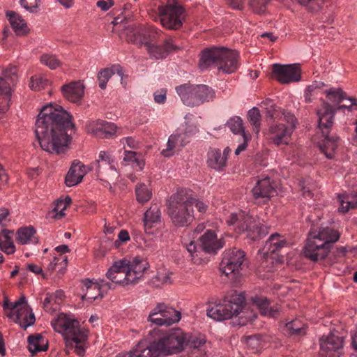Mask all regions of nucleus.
I'll list each match as a JSON object with an SVG mask.
<instances>
[{"mask_svg": "<svg viewBox=\"0 0 357 357\" xmlns=\"http://www.w3.org/2000/svg\"><path fill=\"white\" fill-rule=\"evenodd\" d=\"M74 124L71 116L61 106H44L36 121V136L40 147L50 153L66 151L70 142Z\"/></svg>", "mask_w": 357, "mask_h": 357, "instance_id": "1", "label": "nucleus"}, {"mask_svg": "<svg viewBox=\"0 0 357 357\" xmlns=\"http://www.w3.org/2000/svg\"><path fill=\"white\" fill-rule=\"evenodd\" d=\"M312 222L304 248L305 256L317 261L325 259L331 252L333 244L338 241L341 233L332 227H316L313 215L307 217Z\"/></svg>", "mask_w": 357, "mask_h": 357, "instance_id": "2", "label": "nucleus"}, {"mask_svg": "<svg viewBox=\"0 0 357 357\" xmlns=\"http://www.w3.org/2000/svg\"><path fill=\"white\" fill-rule=\"evenodd\" d=\"M148 263L141 257H125L115 261L106 273L112 282L126 286L138 283L142 278Z\"/></svg>", "mask_w": 357, "mask_h": 357, "instance_id": "3", "label": "nucleus"}, {"mask_svg": "<svg viewBox=\"0 0 357 357\" xmlns=\"http://www.w3.org/2000/svg\"><path fill=\"white\" fill-rule=\"evenodd\" d=\"M51 324L54 331L64 335L67 354L74 350L78 356H84L87 343V331L80 328L77 320L65 314H60L56 319L51 321Z\"/></svg>", "mask_w": 357, "mask_h": 357, "instance_id": "4", "label": "nucleus"}, {"mask_svg": "<svg viewBox=\"0 0 357 357\" xmlns=\"http://www.w3.org/2000/svg\"><path fill=\"white\" fill-rule=\"evenodd\" d=\"M150 333L153 340L141 341L130 351L119 353L115 357H158L162 351L177 349L180 345L177 340L179 332L161 337H158L153 331Z\"/></svg>", "mask_w": 357, "mask_h": 357, "instance_id": "5", "label": "nucleus"}, {"mask_svg": "<svg viewBox=\"0 0 357 357\" xmlns=\"http://www.w3.org/2000/svg\"><path fill=\"white\" fill-rule=\"evenodd\" d=\"M148 10L153 20L159 21L167 29L178 30L185 20L184 8L174 0H168L166 3L160 0H152Z\"/></svg>", "mask_w": 357, "mask_h": 357, "instance_id": "6", "label": "nucleus"}, {"mask_svg": "<svg viewBox=\"0 0 357 357\" xmlns=\"http://www.w3.org/2000/svg\"><path fill=\"white\" fill-rule=\"evenodd\" d=\"M344 105L336 109L328 103L324 102L317 112L319 116L318 128L321 130L323 139L319 142V149L328 159H333L339 146L340 138L335 135H330V129L333 124V117L337 110L349 108Z\"/></svg>", "mask_w": 357, "mask_h": 357, "instance_id": "7", "label": "nucleus"}, {"mask_svg": "<svg viewBox=\"0 0 357 357\" xmlns=\"http://www.w3.org/2000/svg\"><path fill=\"white\" fill-rule=\"evenodd\" d=\"M238 54L237 52L225 47H213L202 52L199 68L204 70L215 66L226 73H232L238 68Z\"/></svg>", "mask_w": 357, "mask_h": 357, "instance_id": "8", "label": "nucleus"}, {"mask_svg": "<svg viewBox=\"0 0 357 357\" xmlns=\"http://www.w3.org/2000/svg\"><path fill=\"white\" fill-rule=\"evenodd\" d=\"M168 214L176 227H185L193 221V200L186 190H178L171 196Z\"/></svg>", "mask_w": 357, "mask_h": 357, "instance_id": "9", "label": "nucleus"}, {"mask_svg": "<svg viewBox=\"0 0 357 357\" xmlns=\"http://www.w3.org/2000/svg\"><path fill=\"white\" fill-rule=\"evenodd\" d=\"M245 298L243 293L234 291L222 301L214 304L207 310V315L217 321L229 319L239 316L242 318L245 307Z\"/></svg>", "mask_w": 357, "mask_h": 357, "instance_id": "10", "label": "nucleus"}, {"mask_svg": "<svg viewBox=\"0 0 357 357\" xmlns=\"http://www.w3.org/2000/svg\"><path fill=\"white\" fill-rule=\"evenodd\" d=\"M229 226L238 234H246L247 238L251 241H257L265 236L266 228H264L257 216L241 211L238 213H231L227 219Z\"/></svg>", "mask_w": 357, "mask_h": 357, "instance_id": "11", "label": "nucleus"}, {"mask_svg": "<svg viewBox=\"0 0 357 357\" xmlns=\"http://www.w3.org/2000/svg\"><path fill=\"white\" fill-rule=\"evenodd\" d=\"M184 245L192 259L195 260L196 262L202 258L203 252L216 253L224 246L225 241L222 238H218L215 231L206 230L197 238L196 242L195 240H192L189 243L185 242Z\"/></svg>", "mask_w": 357, "mask_h": 357, "instance_id": "12", "label": "nucleus"}, {"mask_svg": "<svg viewBox=\"0 0 357 357\" xmlns=\"http://www.w3.org/2000/svg\"><path fill=\"white\" fill-rule=\"evenodd\" d=\"M176 91L183 104L189 107L199 106L215 97L214 90L205 84L186 83L176 86Z\"/></svg>", "mask_w": 357, "mask_h": 357, "instance_id": "13", "label": "nucleus"}, {"mask_svg": "<svg viewBox=\"0 0 357 357\" xmlns=\"http://www.w3.org/2000/svg\"><path fill=\"white\" fill-rule=\"evenodd\" d=\"M245 261V253L236 248L225 250L220 264V271L234 282H238Z\"/></svg>", "mask_w": 357, "mask_h": 357, "instance_id": "14", "label": "nucleus"}, {"mask_svg": "<svg viewBox=\"0 0 357 357\" xmlns=\"http://www.w3.org/2000/svg\"><path fill=\"white\" fill-rule=\"evenodd\" d=\"M179 332L181 334L178 335L177 339L179 346L177 349H169V351H162V354H171L173 353H177L183 349H188L192 352L194 351H202L203 347L206 343L205 336L202 334H190L186 335L180 328H174L169 331L162 332V331L154 328L153 333L161 337L165 335H172L174 333Z\"/></svg>", "mask_w": 357, "mask_h": 357, "instance_id": "15", "label": "nucleus"}, {"mask_svg": "<svg viewBox=\"0 0 357 357\" xmlns=\"http://www.w3.org/2000/svg\"><path fill=\"white\" fill-rule=\"evenodd\" d=\"M162 31L152 26L144 28H139L129 26L125 30V35L128 43L136 44H144L145 47L147 45H153L160 38Z\"/></svg>", "mask_w": 357, "mask_h": 357, "instance_id": "16", "label": "nucleus"}, {"mask_svg": "<svg viewBox=\"0 0 357 357\" xmlns=\"http://www.w3.org/2000/svg\"><path fill=\"white\" fill-rule=\"evenodd\" d=\"M2 306L3 310L16 309L15 323L20 324L21 328L26 329L35 323V315L31 308L28 305L25 296H21L15 303L10 302L6 298Z\"/></svg>", "mask_w": 357, "mask_h": 357, "instance_id": "17", "label": "nucleus"}, {"mask_svg": "<svg viewBox=\"0 0 357 357\" xmlns=\"http://www.w3.org/2000/svg\"><path fill=\"white\" fill-rule=\"evenodd\" d=\"M17 81V68L12 66L5 69L0 77V113L6 112L9 107L11 87Z\"/></svg>", "mask_w": 357, "mask_h": 357, "instance_id": "18", "label": "nucleus"}, {"mask_svg": "<svg viewBox=\"0 0 357 357\" xmlns=\"http://www.w3.org/2000/svg\"><path fill=\"white\" fill-rule=\"evenodd\" d=\"M181 319L180 312L163 303H158L150 312L148 321L156 326H170Z\"/></svg>", "mask_w": 357, "mask_h": 357, "instance_id": "19", "label": "nucleus"}, {"mask_svg": "<svg viewBox=\"0 0 357 357\" xmlns=\"http://www.w3.org/2000/svg\"><path fill=\"white\" fill-rule=\"evenodd\" d=\"M197 132V128L189 126L185 130L178 129L175 134L169 136L167 143V149L162 150V154L165 157H171L176 151L190 142L191 135Z\"/></svg>", "mask_w": 357, "mask_h": 357, "instance_id": "20", "label": "nucleus"}, {"mask_svg": "<svg viewBox=\"0 0 357 357\" xmlns=\"http://www.w3.org/2000/svg\"><path fill=\"white\" fill-rule=\"evenodd\" d=\"M273 76L281 84L298 82L301 79V68L298 63L272 66Z\"/></svg>", "mask_w": 357, "mask_h": 357, "instance_id": "21", "label": "nucleus"}, {"mask_svg": "<svg viewBox=\"0 0 357 357\" xmlns=\"http://www.w3.org/2000/svg\"><path fill=\"white\" fill-rule=\"evenodd\" d=\"M273 121V123L270 125L268 130L266 132L268 139L277 146L287 144L293 129L295 127L296 119L294 118V125L291 123H288L290 125L289 127L282 123L283 121H278V122H275V120Z\"/></svg>", "mask_w": 357, "mask_h": 357, "instance_id": "22", "label": "nucleus"}, {"mask_svg": "<svg viewBox=\"0 0 357 357\" xmlns=\"http://www.w3.org/2000/svg\"><path fill=\"white\" fill-rule=\"evenodd\" d=\"M343 337L337 332L331 333L320 340L321 355L324 357H340L342 354Z\"/></svg>", "mask_w": 357, "mask_h": 357, "instance_id": "23", "label": "nucleus"}, {"mask_svg": "<svg viewBox=\"0 0 357 357\" xmlns=\"http://www.w3.org/2000/svg\"><path fill=\"white\" fill-rule=\"evenodd\" d=\"M252 192L256 200L261 199L263 204H266L277 195L276 185L268 176L261 177L256 183Z\"/></svg>", "mask_w": 357, "mask_h": 357, "instance_id": "24", "label": "nucleus"}, {"mask_svg": "<svg viewBox=\"0 0 357 357\" xmlns=\"http://www.w3.org/2000/svg\"><path fill=\"white\" fill-rule=\"evenodd\" d=\"M91 168L96 172L97 176L100 177L102 181L103 180L101 177L104 172L107 170H110L112 176L118 175L114 160L109 153L105 151L100 152L98 159L91 164Z\"/></svg>", "mask_w": 357, "mask_h": 357, "instance_id": "25", "label": "nucleus"}, {"mask_svg": "<svg viewBox=\"0 0 357 357\" xmlns=\"http://www.w3.org/2000/svg\"><path fill=\"white\" fill-rule=\"evenodd\" d=\"M261 107L266 110V116L272 120L286 121L294 125V116L291 112L282 110L275 106L271 99H266L261 103Z\"/></svg>", "mask_w": 357, "mask_h": 357, "instance_id": "26", "label": "nucleus"}, {"mask_svg": "<svg viewBox=\"0 0 357 357\" xmlns=\"http://www.w3.org/2000/svg\"><path fill=\"white\" fill-rule=\"evenodd\" d=\"M105 287L112 289V284L105 280H102L100 284L93 282L89 280L83 281L82 287V290L84 292L82 296V300L92 303L99 297L102 298V296L100 292V289Z\"/></svg>", "mask_w": 357, "mask_h": 357, "instance_id": "27", "label": "nucleus"}, {"mask_svg": "<svg viewBox=\"0 0 357 357\" xmlns=\"http://www.w3.org/2000/svg\"><path fill=\"white\" fill-rule=\"evenodd\" d=\"M179 49V46L175 43L173 38L166 39L163 45H147L146 50L150 56L156 59L165 58L171 52L176 51Z\"/></svg>", "mask_w": 357, "mask_h": 357, "instance_id": "28", "label": "nucleus"}, {"mask_svg": "<svg viewBox=\"0 0 357 357\" xmlns=\"http://www.w3.org/2000/svg\"><path fill=\"white\" fill-rule=\"evenodd\" d=\"M86 174L85 166L79 161L75 160L65 178L68 186H74L79 183Z\"/></svg>", "mask_w": 357, "mask_h": 357, "instance_id": "29", "label": "nucleus"}, {"mask_svg": "<svg viewBox=\"0 0 357 357\" xmlns=\"http://www.w3.org/2000/svg\"><path fill=\"white\" fill-rule=\"evenodd\" d=\"M269 0H248V6L255 13H264L266 9V4ZM228 6L236 10H243L244 8L243 0H227Z\"/></svg>", "mask_w": 357, "mask_h": 357, "instance_id": "30", "label": "nucleus"}, {"mask_svg": "<svg viewBox=\"0 0 357 357\" xmlns=\"http://www.w3.org/2000/svg\"><path fill=\"white\" fill-rule=\"evenodd\" d=\"M253 304L259 309L260 313L264 316L275 317L279 309L272 305L270 301L263 296H255L251 298Z\"/></svg>", "mask_w": 357, "mask_h": 357, "instance_id": "31", "label": "nucleus"}, {"mask_svg": "<svg viewBox=\"0 0 357 357\" xmlns=\"http://www.w3.org/2000/svg\"><path fill=\"white\" fill-rule=\"evenodd\" d=\"M62 92L66 99L72 102H78L84 95V86L79 82L63 86Z\"/></svg>", "mask_w": 357, "mask_h": 357, "instance_id": "32", "label": "nucleus"}, {"mask_svg": "<svg viewBox=\"0 0 357 357\" xmlns=\"http://www.w3.org/2000/svg\"><path fill=\"white\" fill-rule=\"evenodd\" d=\"M161 213L158 204H153L145 213L143 218L146 232H151V228L160 222Z\"/></svg>", "mask_w": 357, "mask_h": 357, "instance_id": "33", "label": "nucleus"}, {"mask_svg": "<svg viewBox=\"0 0 357 357\" xmlns=\"http://www.w3.org/2000/svg\"><path fill=\"white\" fill-rule=\"evenodd\" d=\"M92 132L98 137L109 138L116 132V126L110 122L98 120L93 124Z\"/></svg>", "mask_w": 357, "mask_h": 357, "instance_id": "34", "label": "nucleus"}, {"mask_svg": "<svg viewBox=\"0 0 357 357\" xmlns=\"http://www.w3.org/2000/svg\"><path fill=\"white\" fill-rule=\"evenodd\" d=\"M208 167L218 171H222L226 167V156H222L220 149H212L208 153Z\"/></svg>", "mask_w": 357, "mask_h": 357, "instance_id": "35", "label": "nucleus"}, {"mask_svg": "<svg viewBox=\"0 0 357 357\" xmlns=\"http://www.w3.org/2000/svg\"><path fill=\"white\" fill-rule=\"evenodd\" d=\"M339 202L338 211L340 213H345L357 208V195L344 193L337 195Z\"/></svg>", "mask_w": 357, "mask_h": 357, "instance_id": "36", "label": "nucleus"}, {"mask_svg": "<svg viewBox=\"0 0 357 357\" xmlns=\"http://www.w3.org/2000/svg\"><path fill=\"white\" fill-rule=\"evenodd\" d=\"M287 244L284 238L275 233L272 234L266 242L264 250L267 253L274 254Z\"/></svg>", "mask_w": 357, "mask_h": 357, "instance_id": "37", "label": "nucleus"}, {"mask_svg": "<svg viewBox=\"0 0 357 357\" xmlns=\"http://www.w3.org/2000/svg\"><path fill=\"white\" fill-rule=\"evenodd\" d=\"M115 73H117L120 77H121L122 70L120 66L114 65L111 68H105L100 71L98 75V85L100 88L105 89L109 79Z\"/></svg>", "mask_w": 357, "mask_h": 357, "instance_id": "38", "label": "nucleus"}, {"mask_svg": "<svg viewBox=\"0 0 357 357\" xmlns=\"http://www.w3.org/2000/svg\"><path fill=\"white\" fill-rule=\"evenodd\" d=\"M6 16L12 27L18 34H24L26 33V24L21 16L13 11L7 12Z\"/></svg>", "mask_w": 357, "mask_h": 357, "instance_id": "39", "label": "nucleus"}, {"mask_svg": "<svg viewBox=\"0 0 357 357\" xmlns=\"http://www.w3.org/2000/svg\"><path fill=\"white\" fill-rule=\"evenodd\" d=\"M284 331L290 335L302 336L306 333L305 324L296 319L286 324Z\"/></svg>", "mask_w": 357, "mask_h": 357, "instance_id": "40", "label": "nucleus"}, {"mask_svg": "<svg viewBox=\"0 0 357 357\" xmlns=\"http://www.w3.org/2000/svg\"><path fill=\"white\" fill-rule=\"evenodd\" d=\"M13 231L6 229H3L0 236V248L1 251L10 255L15 252V247L12 241L10 234Z\"/></svg>", "mask_w": 357, "mask_h": 357, "instance_id": "41", "label": "nucleus"}, {"mask_svg": "<svg viewBox=\"0 0 357 357\" xmlns=\"http://www.w3.org/2000/svg\"><path fill=\"white\" fill-rule=\"evenodd\" d=\"M123 165H131L132 167H138L142 169L144 162L140 158V155L135 151H124V157L122 162Z\"/></svg>", "mask_w": 357, "mask_h": 357, "instance_id": "42", "label": "nucleus"}, {"mask_svg": "<svg viewBox=\"0 0 357 357\" xmlns=\"http://www.w3.org/2000/svg\"><path fill=\"white\" fill-rule=\"evenodd\" d=\"M36 231L33 227H22L17 230L16 240L21 244L33 242Z\"/></svg>", "mask_w": 357, "mask_h": 357, "instance_id": "43", "label": "nucleus"}, {"mask_svg": "<svg viewBox=\"0 0 357 357\" xmlns=\"http://www.w3.org/2000/svg\"><path fill=\"white\" fill-rule=\"evenodd\" d=\"M44 340L40 335H31L28 337V349L32 354L45 351L47 346H43Z\"/></svg>", "mask_w": 357, "mask_h": 357, "instance_id": "44", "label": "nucleus"}, {"mask_svg": "<svg viewBox=\"0 0 357 357\" xmlns=\"http://www.w3.org/2000/svg\"><path fill=\"white\" fill-rule=\"evenodd\" d=\"M137 201L141 204L148 202L152 197V192L144 183H138L135 188Z\"/></svg>", "mask_w": 357, "mask_h": 357, "instance_id": "45", "label": "nucleus"}, {"mask_svg": "<svg viewBox=\"0 0 357 357\" xmlns=\"http://www.w3.org/2000/svg\"><path fill=\"white\" fill-rule=\"evenodd\" d=\"M248 117L250 124L253 126V131L258 134L261 128V114L257 107L250 109L248 113Z\"/></svg>", "mask_w": 357, "mask_h": 357, "instance_id": "46", "label": "nucleus"}, {"mask_svg": "<svg viewBox=\"0 0 357 357\" xmlns=\"http://www.w3.org/2000/svg\"><path fill=\"white\" fill-rule=\"evenodd\" d=\"M50 84L48 79L42 75H36L31 77L29 86L32 90L40 91Z\"/></svg>", "mask_w": 357, "mask_h": 357, "instance_id": "47", "label": "nucleus"}, {"mask_svg": "<svg viewBox=\"0 0 357 357\" xmlns=\"http://www.w3.org/2000/svg\"><path fill=\"white\" fill-rule=\"evenodd\" d=\"M325 93L328 99L335 103H340L347 99V94L340 88H331Z\"/></svg>", "mask_w": 357, "mask_h": 357, "instance_id": "48", "label": "nucleus"}, {"mask_svg": "<svg viewBox=\"0 0 357 357\" xmlns=\"http://www.w3.org/2000/svg\"><path fill=\"white\" fill-rule=\"evenodd\" d=\"M226 126L234 134H240L242 137L244 134H246L243 127L242 119L239 116H234L229 119Z\"/></svg>", "mask_w": 357, "mask_h": 357, "instance_id": "49", "label": "nucleus"}, {"mask_svg": "<svg viewBox=\"0 0 357 357\" xmlns=\"http://www.w3.org/2000/svg\"><path fill=\"white\" fill-rule=\"evenodd\" d=\"M324 86L322 82H314L311 85L308 86L304 92V97L306 102L312 101V97L317 94L318 90Z\"/></svg>", "mask_w": 357, "mask_h": 357, "instance_id": "50", "label": "nucleus"}, {"mask_svg": "<svg viewBox=\"0 0 357 357\" xmlns=\"http://www.w3.org/2000/svg\"><path fill=\"white\" fill-rule=\"evenodd\" d=\"M324 86L322 82H314L311 85L308 86L304 92V97L306 102L312 101V97L317 94L318 90Z\"/></svg>", "mask_w": 357, "mask_h": 357, "instance_id": "51", "label": "nucleus"}, {"mask_svg": "<svg viewBox=\"0 0 357 357\" xmlns=\"http://www.w3.org/2000/svg\"><path fill=\"white\" fill-rule=\"evenodd\" d=\"M324 86L322 82H314L311 85L308 86L304 92V97L306 102L312 101V97L317 94L318 90Z\"/></svg>", "mask_w": 357, "mask_h": 357, "instance_id": "52", "label": "nucleus"}, {"mask_svg": "<svg viewBox=\"0 0 357 357\" xmlns=\"http://www.w3.org/2000/svg\"><path fill=\"white\" fill-rule=\"evenodd\" d=\"M40 61L43 64L48 66L50 69H56L60 66V61L55 55L45 54L41 56Z\"/></svg>", "mask_w": 357, "mask_h": 357, "instance_id": "53", "label": "nucleus"}, {"mask_svg": "<svg viewBox=\"0 0 357 357\" xmlns=\"http://www.w3.org/2000/svg\"><path fill=\"white\" fill-rule=\"evenodd\" d=\"M67 257L66 256L59 255V257H54L52 261H51L47 269L49 271L52 272L56 270V267L59 265L60 269H62L66 266Z\"/></svg>", "mask_w": 357, "mask_h": 357, "instance_id": "54", "label": "nucleus"}, {"mask_svg": "<svg viewBox=\"0 0 357 357\" xmlns=\"http://www.w3.org/2000/svg\"><path fill=\"white\" fill-rule=\"evenodd\" d=\"M298 2L306 7L310 11L319 10L324 3V0H297Z\"/></svg>", "mask_w": 357, "mask_h": 357, "instance_id": "55", "label": "nucleus"}, {"mask_svg": "<svg viewBox=\"0 0 357 357\" xmlns=\"http://www.w3.org/2000/svg\"><path fill=\"white\" fill-rule=\"evenodd\" d=\"M246 344L252 350L258 351L262 347V342L259 335H252L246 337Z\"/></svg>", "mask_w": 357, "mask_h": 357, "instance_id": "56", "label": "nucleus"}, {"mask_svg": "<svg viewBox=\"0 0 357 357\" xmlns=\"http://www.w3.org/2000/svg\"><path fill=\"white\" fill-rule=\"evenodd\" d=\"M20 4L26 10L34 13L39 4V0H20Z\"/></svg>", "mask_w": 357, "mask_h": 357, "instance_id": "57", "label": "nucleus"}, {"mask_svg": "<svg viewBox=\"0 0 357 357\" xmlns=\"http://www.w3.org/2000/svg\"><path fill=\"white\" fill-rule=\"evenodd\" d=\"M56 305H58V304L54 303V298L52 294H47L43 301V308L46 311H50L52 309L56 310L57 308Z\"/></svg>", "mask_w": 357, "mask_h": 357, "instance_id": "58", "label": "nucleus"}, {"mask_svg": "<svg viewBox=\"0 0 357 357\" xmlns=\"http://www.w3.org/2000/svg\"><path fill=\"white\" fill-rule=\"evenodd\" d=\"M130 240V235L126 230H121L119 235L118 239L116 240L114 243V246L116 248H119L121 243H126Z\"/></svg>", "mask_w": 357, "mask_h": 357, "instance_id": "59", "label": "nucleus"}, {"mask_svg": "<svg viewBox=\"0 0 357 357\" xmlns=\"http://www.w3.org/2000/svg\"><path fill=\"white\" fill-rule=\"evenodd\" d=\"M120 142L124 146L126 144L130 149H136L139 146V142L132 137L122 138Z\"/></svg>", "mask_w": 357, "mask_h": 357, "instance_id": "60", "label": "nucleus"}, {"mask_svg": "<svg viewBox=\"0 0 357 357\" xmlns=\"http://www.w3.org/2000/svg\"><path fill=\"white\" fill-rule=\"evenodd\" d=\"M72 199L70 197H66L64 200H61L57 202L56 207L54 208L55 211H60V216H63L64 214L62 213L63 210H65L68 206L70 204Z\"/></svg>", "mask_w": 357, "mask_h": 357, "instance_id": "61", "label": "nucleus"}, {"mask_svg": "<svg viewBox=\"0 0 357 357\" xmlns=\"http://www.w3.org/2000/svg\"><path fill=\"white\" fill-rule=\"evenodd\" d=\"M154 100L158 104H163L166 100V91L161 90L154 93Z\"/></svg>", "mask_w": 357, "mask_h": 357, "instance_id": "62", "label": "nucleus"}, {"mask_svg": "<svg viewBox=\"0 0 357 357\" xmlns=\"http://www.w3.org/2000/svg\"><path fill=\"white\" fill-rule=\"evenodd\" d=\"M243 142L238 146L235 151V154L238 155L241 151H244L247 147V143L250 140V135L244 134L243 136Z\"/></svg>", "mask_w": 357, "mask_h": 357, "instance_id": "63", "label": "nucleus"}, {"mask_svg": "<svg viewBox=\"0 0 357 357\" xmlns=\"http://www.w3.org/2000/svg\"><path fill=\"white\" fill-rule=\"evenodd\" d=\"M96 5L98 8L104 11H107L113 5L112 0H100L97 1Z\"/></svg>", "mask_w": 357, "mask_h": 357, "instance_id": "64", "label": "nucleus"}]
</instances>
